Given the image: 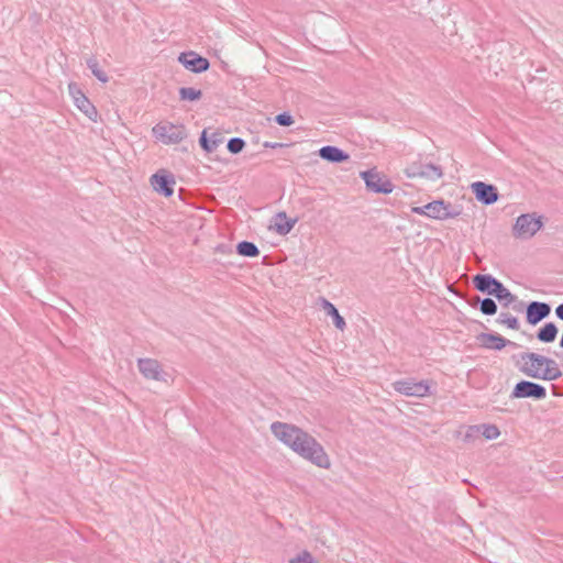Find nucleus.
<instances>
[{"mask_svg":"<svg viewBox=\"0 0 563 563\" xmlns=\"http://www.w3.org/2000/svg\"><path fill=\"white\" fill-rule=\"evenodd\" d=\"M271 432L285 446L317 467L329 470L331 459L318 440L296 424L275 421Z\"/></svg>","mask_w":563,"mask_h":563,"instance_id":"f257e3e1","label":"nucleus"},{"mask_svg":"<svg viewBox=\"0 0 563 563\" xmlns=\"http://www.w3.org/2000/svg\"><path fill=\"white\" fill-rule=\"evenodd\" d=\"M514 363L527 377L552 382L562 377L558 362L536 352H523L514 356Z\"/></svg>","mask_w":563,"mask_h":563,"instance_id":"f03ea898","label":"nucleus"},{"mask_svg":"<svg viewBox=\"0 0 563 563\" xmlns=\"http://www.w3.org/2000/svg\"><path fill=\"white\" fill-rule=\"evenodd\" d=\"M475 288L484 294H488L498 299L505 307L516 300V296L504 286L501 282L488 274H478L473 277Z\"/></svg>","mask_w":563,"mask_h":563,"instance_id":"7ed1b4c3","label":"nucleus"},{"mask_svg":"<svg viewBox=\"0 0 563 563\" xmlns=\"http://www.w3.org/2000/svg\"><path fill=\"white\" fill-rule=\"evenodd\" d=\"M543 227V217L536 212L522 213L515 220L512 235L517 240L532 239Z\"/></svg>","mask_w":563,"mask_h":563,"instance_id":"20e7f679","label":"nucleus"},{"mask_svg":"<svg viewBox=\"0 0 563 563\" xmlns=\"http://www.w3.org/2000/svg\"><path fill=\"white\" fill-rule=\"evenodd\" d=\"M411 212L441 221L454 219L461 214L460 210L451 209L450 205L445 203L443 200H434L422 207H412Z\"/></svg>","mask_w":563,"mask_h":563,"instance_id":"39448f33","label":"nucleus"},{"mask_svg":"<svg viewBox=\"0 0 563 563\" xmlns=\"http://www.w3.org/2000/svg\"><path fill=\"white\" fill-rule=\"evenodd\" d=\"M152 133L157 141L165 145L178 144L187 137V130L184 124L170 122L154 125Z\"/></svg>","mask_w":563,"mask_h":563,"instance_id":"423d86ee","label":"nucleus"},{"mask_svg":"<svg viewBox=\"0 0 563 563\" xmlns=\"http://www.w3.org/2000/svg\"><path fill=\"white\" fill-rule=\"evenodd\" d=\"M393 387L404 396L423 398L430 395L431 386L427 379L416 382L415 379L407 378L394 382Z\"/></svg>","mask_w":563,"mask_h":563,"instance_id":"0eeeda50","label":"nucleus"},{"mask_svg":"<svg viewBox=\"0 0 563 563\" xmlns=\"http://www.w3.org/2000/svg\"><path fill=\"white\" fill-rule=\"evenodd\" d=\"M360 176L364 180L366 188L372 192L390 194L394 190L393 183L375 169L362 172Z\"/></svg>","mask_w":563,"mask_h":563,"instance_id":"6e6552de","label":"nucleus"},{"mask_svg":"<svg viewBox=\"0 0 563 563\" xmlns=\"http://www.w3.org/2000/svg\"><path fill=\"white\" fill-rule=\"evenodd\" d=\"M405 174L409 178H423L430 181H435L443 176V172L440 166L421 163H412L406 168Z\"/></svg>","mask_w":563,"mask_h":563,"instance_id":"1a4fd4ad","label":"nucleus"},{"mask_svg":"<svg viewBox=\"0 0 563 563\" xmlns=\"http://www.w3.org/2000/svg\"><path fill=\"white\" fill-rule=\"evenodd\" d=\"M545 397L547 389L544 386L530 380H520L511 391V398H533L539 400Z\"/></svg>","mask_w":563,"mask_h":563,"instance_id":"9d476101","label":"nucleus"},{"mask_svg":"<svg viewBox=\"0 0 563 563\" xmlns=\"http://www.w3.org/2000/svg\"><path fill=\"white\" fill-rule=\"evenodd\" d=\"M178 62L188 70L200 74L209 69L210 63L207 58L198 55L194 51L183 52L178 56Z\"/></svg>","mask_w":563,"mask_h":563,"instance_id":"9b49d317","label":"nucleus"},{"mask_svg":"<svg viewBox=\"0 0 563 563\" xmlns=\"http://www.w3.org/2000/svg\"><path fill=\"white\" fill-rule=\"evenodd\" d=\"M137 368L142 376L147 380L164 382V371L157 360L154 358H139Z\"/></svg>","mask_w":563,"mask_h":563,"instance_id":"f8f14e48","label":"nucleus"},{"mask_svg":"<svg viewBox=\"0 0 563 563\" xmlns=\"http://www.w3.org/2000/svg\"><path fill=\"white\" fill-rule=\"evenodd\" d=\"M471 189L475 195L477 201L485 206H490L495 203L499 198L497 188L490 184L475 181L471 185Z\"/></svg>","mask_w":563,"mask_h":563,"instance_id":"ddd939ff","label":"nucleus"},{"mask_svg":"<svg viewBox=\"0 0 563 563\" xmlns=\"http://www.w3.org/2000/svg\"><path fill=\"white\" fill-rule=\"evenodd\" d=\"M551 312V306L542 301H531L526 309L527 322L534 325L545 319Z\"/></svg>","mask_w":563,"mask_h":563,"instance_id":"4468645a","label":"nucleus"},{"mask_svg":"<svg viewBox=\"0 0 563 563\" xmlns=\"http://www.w3.org/2000/svg\"><path fill=\"white\" fill-rule=\"evenodd\" d=\"M151 185L156 192L170 197L174 192L175 180L172 176L166 175L165 170H161L151 177Z\"/></svg>","mask_w":563,"mask_h":563,"instance_id":"2eb2a0df","label":"nucleus"},{"mask_svg":"<svg viewBox=\"0 0 563 563\" xmlns=\"http://www.w3.org/2000/svg\"><path fill=\"white\" fill-rule=\"evenodd\" d=\"M476 341L481 347L494 351H500L508 344H516L509 340H506L501 335L494 333H479L478 335H476Z\"/></svg>","mask_w":563,"mask_h":563,"instance_id":"dca6fc26","label":"nucleus"},{"mask_svg":"<svg viewBox=\"0 0 563 563\" xmlns=\"http://www.w3.org/2000/svg\"><path fill=\"white\" fill-rule=\"evenodd\" d=\"M297 221V218L290 219L285 211H279L273 217L269 228L280 235H286L292 230Z\"/></svg>","mask_w":563,"mask_h":563,"instance_id":"f3484780","label":"nucleus"},{"mask_svg":"<svg viewBox=\"0 0 563 563\" xmlns=\"http://www.w3.org/2000/svg\"><path fill=\"white\" fill-rule=\"evenodd\" d=\"M319 156L330 163H342L349 159V154L343 150L332 146L325 145L319 150Z\"/></svg>","mask_w":563,"mask_h":563,"instance_id":"a211bd4d","label":"nucleus"},{"mask_svg":"<svg viewBox=\"0 0 563 563\" xmlns=\"http://www.w3.org/2000/svg\"><path fill=\"white\" fill-rule=\"evenodd\" d=\"M77 109L82 112L90 121L97 122L99 119V113L97 108L90 102V100L85 96L79 98L77 102H75Z\"/></svg>","mask_w":563,"mask_h":563,"instance_id":"6ab92c4d","label":"nucleus"},{"mask_svg":"<svg viewBox=\"0 0 563 563\" xmlns=\"http://www.w3.org/2000/svg\"><path fill=\"white\" fill-rule=\"evenodd\" d=\"M558 327L554 322H548L537 332V339L542 343H551L558 335Z\"/></svg>","mask_w":563,"mask_h":563,"instance_id":"aec40b11","label":"nucleus"},{"mask_svg":"<svg viewBox=\"0 0 563 563\" xmlns=\"http://www.w3.org/2000/svg\"><path fill=\"white\" fill-rule=\"evenodd\" d=\"M321 305H322V308L325 310V312L330 317H332L334 325L339 330L343 331L345 329L346 324H345L343 317L339 313L338 309L335 308V306L324 298L321 299Z\"/></svg>","mask_w":563,"mask_h":563,"instance_id":"412c9836","label":"nucleus"},{"mask_svg":"<svg viewBox=\"0 0 563 563\" xmlns=\"http://www.w3.org/2000/svg\"><path fill=\"white\" fill-rule=\"evenodd\" d=\"M236 251L240 255L246 257H255L260 254L258 247L253 242L249 241L240 242L236 246Z\"/></svg>","mask_w":563,"mask_h":563,"instance_id":"4be33fe9","label":"nucleus"},{"mask_svg":"<svg viewBox=\"0 0 563 563\" xmlns=\"http://www.w3.org/2000/svg\"><path fill=\"white\" fill-rule=\"evenodd\" d=\"M178 92L181 101H197L202 96V91L194 87H181Z\"/></svg>","mask_w":563,"mask_h":563,"instance_id":"5701e85b","label":"nucleus"},{"mask_svg":"<svg viewBox=\"0 0 563 563\" xmlns=\"http://www.w3.org/2000/svg\"><path fill=\"white\" fill-rule=\"evenodd\" d=\"M87 66L91 70L92 75L101 82H108L109 78L107 74L100 68L99 63L95 58L87 60Z\"/></svg>","mask_w":563,"mask_h":563,"instance_id":"b1692460","label":"nucleus"},{"mask_svg":"<svg viewBox=\"0 0 563 563\" xmlns=\"http://www.w3.org/2000/svg\"><path fill=\"white\" fill-rule=\"evenodd\" d=\"M481 434L485 440H495L500 435V431L496 424L483 423L479 424Z\"/></svg>","mask_w":563,"mask_h":563,"instance_id":"393cba45","label":"nucleus"},{"mask_svg":"<svg viewBox=\"0 0 563 563\" xmlns=\"http://www.w3.org/2000/svg\"><path fill=\"white\" fill-rule=\"evenodd\" d=\"M477 301H479V310L485 316H494L497 312V305L492 298L479 299L477 297Z\"/></svg>","mask_w":563,"mask_h":563,"instance_id":"a878e982","label":"nucleus"},{"mask_svg":"<svg viewBox=\"0 0 563 563\" xmlns=\"http://www.w3.org/2000/svg\"><path fill=\"white\" fill-rule=\"evenodd\" d=\"M497 322L500 323V324L506 325L507 328H509L511 330H518L519 329L518 319L515 316L510 314V313L501 312L498 316V318H497Z\"/></svg>","mask_w":563,"mask_h":563,"instance_id":"bb28decb","label":"nucleus"},{"mask_svg":"<svg viewBox=\"0 0 563 563\" xmlns=\"http://www.w3.org/2000/svg\"><path fill=\"white\" fill-rule=\"evenodd\" d=\"M199 142H200L201 147H202L206 152H208V153L213 152V151L218 147V145H219V141H218V140L209 141V140L207 139V132H206V130H205V131H202Z\"/></svg>","mask_w":563,"mask_h":563,"instance_id":"cd10ccee","label":"nucleus"},{"mask_svg":"<svg viewBox=\"0 0 563 563\" xmlns=\"http://www.w3.org/2000/svg\"><path fill=\"white\" fill-rule=\"evenodd\" d=\"M245 146V142L241 137H232L228 142V151L232 154H239Z\"/></svg>","mask_w":563,"mask_h":563,"instance_id":"c85d7f7f","label":"nucleus"},{"mask_svg":"<svg viewBox=\"0 0 563 563\" xmlns=\"http://www.w3.org/2000/svg\"><path fill=\"white\" fill-rule=\"evenodd\" d=\"M289 563H319L308 551L300 552L297 556L289 560Z\"/></svg>","mask_w":563,"mask_h":563,"instance_id":"c756f323","label":"nucleus"},{"mask_svg":"<svg viewBox=\"0 0 563 563\" xmlns=\"http://www.w3.org/2000/svg\"><path fill=\"white\" fill-rule=\"evenodd\" d=\"M479 432H481L479 424L468 426L464 433L463 441L466 443L475 441L479 437V434H481Z\"/></svg>","mask_w":563,"mask_h":563,"instance_id":"7c9ffc66","label":"nucleus"},{"mask_svg":"<svg viewBox=\"0 0 563 563\" xmlns=\"http://www.w3.org/2000/svg\"><path fill=\"white\" fill-rule=\"evenodd\" d=\"M68 91H69V95L75 102H77L79 100V98H82L85 97L86 95L81 91V89H79V87L77 86V84L75 82H69L68 84Z\"/></svg>","mask_w":563,"mask_h":563,"instance_id":"2f4dec72","label":"nucleus"},{"mask_svg":"<svg viewBox=\"0 0 563 563\" xmlns=\"http://www.w3.org/2000/svg\"><path fill=\"white\" fill-rule=\"evenodd\" d=\"M275 121L277 124L282 126H289L294 123V119L288 112L279 113L275 117Z\"/></svg>","mask_w":563,"mask_h":563,"instance_id":"473e14b6","label":"nucleus"},{"mask_svg":"<svg viewBox=\"0 0 563 563\" xmlns=\"http://www.w3.org/2000/svg\"><path fill=\"white\" fill-rule=\"evenodd\" d=\"M555 316H556L558 319L563 321V303L559 305L555 308Z\"/></svg>","mask_w":563,"mask_h":563,"instance_id":"72a5a7b5","label":"nucleus"},{"mask_svg":"<svg viewBox=\"0 0 563 563\" xmlns=\"http://www.w3.org/2000/svg\"><path fill=\"white\" fill-rule=\"evenodd\" d=\"M264 146L265 147H271V148H277V147H282L283 144L282 143H269V142H265L264 143Z\"/></svg>","mask_w":563,"mask_h":563,"instance_id":"f704fd0d","label":"nucleus"},{"mask_svg":"<svg viewBox=\"0 0 563 563\" xmlns=\"http://www.w3.org/2000/svg\"><path fill=\"white\" fill-rule=\"evenodd\" d=\"M560 347L563 349V332H562V336H561V340H560Z\"/></svg>","mask_w":563,"mask_h":563,"instance_id":"c9c22d12","label":"nucleus"}]
</instances>
